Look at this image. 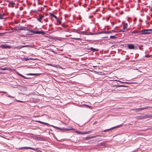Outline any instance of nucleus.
Instances as JSON below:
<instances>
[{"mask_svg": "<svg viewBox=\"0 0 152 152\" xmlns=\"http://www.w3.org/2000/svg\"><path fill=\"white\" fill-rule=\"evenodd\" d=\"M53 126L54 128H56V129H58L59 130H60L62 131H66V130H75V129H73L72 128H71L70 129H67V128H58L56 126Z\"/></svg>", "mask_w": 152, "mask_h": 152, "instance_id": "nucleus-1", "label": "nucleus"}, {"mask_svg": "<svg viewBox=\"0 0 152 152\" xmlns=\"http://www.w3.org/2000/svg\"><path fill=\"white\" fill-rule=\"evenodd\" d=\"M149 31H152V29H145L144 30L140 31V33L141 34H149L150 33L148 32Z\"/></svg>", "mask_w": 152, "mask_h": 152, "instance_id": "nucleus-2", "label": "nucleus"}, {"mask_svg": "<svg viewBox=\"0 0 152 152\" xmlns=\"http://www.w3.org/2000/svg\"><path fill=\"white\" fill-rule=\"evenodd\" d=\"M128 27V24L127 23H125L123 25V28L122 29L120 30L117 32H125L127 31L126 29Z\"/></svg>", "mask_w": 152, "mask_h": 152, "instance_id": "nucleus-3", "label": "nucleus"}, {"mask_svg": "<svg viewBox=\"0 0 152 152\" xmlns=\"http://www.w3.org/2000/svg\"><path fill=\"white\" fill-rule=\"evenodd\" d=\"M121 126H122V125H118V126L113 127L111 128L110 129H106V130H104L103 131H102V132H107V131H108L109 130H111V129H114V128H118V127H121Z\"/></svg>", "mask_w": 152, "mask_h": 152, "instance_id": "nucleus-4", "label": "nucleus"}, {"mask_svg": "<svg viewBox=\"0 0 152 152\" xmlns=\"http://www.w3.org/2000/svg\"><path fill=\"white\" fill-rule=\"evenodd\" d=\"M75 132L77 133L78 134H88L90 132V131H87V132H79L77 130H76L75 131Z\"/></svg>", "mask_w": 152, "mask_h": 152, "instance_id": "nucleus-5", "label": "nucleus"}, {"mask_svg": "<svg viewBox=\"0 0 152 152\" xmlns=\"http://www.w3.org/2000/svg\"><path fill=\"white\" fill-rule=\"evenodd\" d=\"M29 149L34 150L35 151H37V148H34L30 147H21L20 148L21 149Z\"/></svg>", "mask_w": 152, "mask_h": 152, "instance_id": "nucleus-6", "label": "nucleus"}, {"mask_svg": "<svg viewBox=\"0 0 152 152\" xmlns=\"http://www.w3.org/2000/svg\"><path fill=\"white\" fill-rule=\"evenodd\" d=\"M26 30L28 31V32L27 33V35H32L34 34V30H30L28 29H27Z\"/></svg>", "mask_w": 152, "mask_h": 152, "instance_id": "nucleus-7", "label": "nucleus"}, {"mask_svg": "<svg viewBox=\"0 0 152 152\" xmlns=\"http://www.w3.org/2000/svg\"><path fill=\"white\" fill-rule=\"evenodd\" d=\"M128 48L130 49H133L134 48V46L132 44H128L127 45Z\"/></svg>", "mask_w": 152, "mask_h": 152, "instance_id": "nucleus-8", "label": "nucleus"}, {"mask_svg": "<svg viewBox=\"0 0 152 152\" xmlns=\"http://www.w3.org/2000/svg\"><path fill=\"white\" fill-rule=\"evenodd\" d=\"M0 47L3 48H10V47L7 45H2L0 46Z\"/></svg>", "mask_w": 152, "mask_h": 152, "instance_id": "nucleus-9", "label": "nucleus"}, {"mask_svg": "<svg viewBox=\"0 0 152 152\" xmlns=\"http://www.w3.org/2000/svg\"><path fill=\"white\" fill-rule=\"evenodd\" d=\"M151 117V115H146L145 116H141V118L142 119H146Z\"/></svg>", "mask_w": 152, "mask_h": 152, "instance_id": "nucleus-10", "label": "nucleus"}, {"mask_svg": "<svg viewBox=\"0 0 152 152\" xmlns=\"http://www.w3.org/2000/svg\"><path fill=\"white\" fill-rule=\"evenodd\" d=\"M147 108V107H144L141 108H137L135 109V110L136 111H137V110L139 111H141V110H144V109H146Z\"/></svg>", "mask_w": 152, "mask_h": 152, "instance_id": "nucleus-11", "label": "nucleus"}, {"mask_svg": "<svg viewBox=\"0 0 152 152\" xmlns=\"http://www.w3.org/2000/svg\"><path fill=\"white\" fill-rule=\"evenodd\" d=\"M33 138L34 139H37L38 140H41L42 139V138L41 137H37V136H33Z\"/></svg>", "mask_w": 152, "mask_h": 152, "instance_id": "nucleus-12", "label": "nucleus"}, {"mask_svg": "<svg viewBox=\"0 0 152 152\" xmlns=\"http://www.w3.org/2000/svg\"><path fill=\"white\" fill-rule=\"evenodd\" d=\"M5 16V15L4 13L0 14V19H5V18L4 17Z\"/></svg>", "mask_w": 152, "mask_h": 152, "instance_id": "nucleus-13", "label": "nucleus"}, {"mask_svg": "<svg viewBox=\"0 0 152 152\" xmlns=\"http://www.w3.org/2000/svg\"><path fill=\"white\" fill-rule=\"evenodd\" d=\"M106 145V143L105 142H103L98 144V145L101 146H104Z\"/></svg>", "mask_w": 152, "mask_h": 152, "instance_id": "nucleus-14", "label": "nucleus"}, {"mask_svg": "<svg viewBox=\"0 0 152 152\" xmlns=\"http://www.w3.org/2000/svg\"><path fill=\"white\" fill-rule=\"evenodd\" d=\"M90 49L91 50L93 51H97L98 50V49L94 48H92V47H91Z\"/></svg>", "mask_w": 152, "mask_h": 152, "instance_id": "nucleus-15", "label": "nucleus"}, {"mask_svg": "<svg viewBox=\"0 0 152 152\" xmlns=\"http://www.w3.org/2000/svg\"><path fill=\"white\" fill-rule=\"evenodd\" d=\"M26 28V27H23V26H21L20 27L19 30H25V29Z\"/></svg>", "mask_w": 152, "mask_h": 152, "instance_id": "nucleus-16", "label": "nucleus"}, {"mask_svg": "<svg viewBox=\"0 0 152 152\" xmlns=\"http://www.w3.org/2000/svg\"><path fill=\"white\" fill-rule=\"evenodd\" d=\"M116 87H126V86L124 85H118L116 86Z\"/></svg>", "mask_w": 152, "mask_h": 152, "instance_id": "nucleus-17", "label": "nucleus"}, {"mask_svg": "<svg viewBox=\"0 0 152 152\" xmlns=\"http://www.w3.org/2000/svg\"><path fill=\"white\" fill-rule=\"evenodd\" d=\"M34 34H40V31H34Z\"/></svg>", "mask_w": 152, "mask_h": 152, "instance_id": "nucleus-18", "label": "nucleus"}, {"mask_svg": "<svg viewBox=\"0 0 152 152\" xmlns=\"http://www.w3.org/2000/svg\"><path fill=\"white\" fill-rule=\"evenodd\" d=\"M110 38L112 39H116L117 37H116L115 36L113 35L110 36Z\"/></svg>", "mask_w": 152, "mask_h": 152, "instance_id": "nucleus-19", "label": "nucleus"}, {"mask_svg": "<svg viewBox=\"0 0 152 152\" xmlns=\"http://www.w3.org/2000/svg\"><path fill=\"white\" fill-rule=\"evenodd\" d=\"M43 16H41L39 17V18L38 19V20L39 21V22H41V20H42V19L43 18Z\"/></svg>", "mask_w": 152, "mask_h": 152, "instance_id": "nucleus-20", "label": "nucleus"}, {"mask_svg": "<svg viewBox=\"0 0 152 152\" xmlns=\"http://www.w3.org/2000/svg\"><path fill=\"white\" fill-rule=\"evenodd\" d=\"M15 48H16V49H17L18 50H19L21 48V45L20 46H17V47H15Z\"/></svg>", "mask_w": 152, "mask_h": 152, "instance_id": "nucleus-21", "label": "nucleus"}, {"mask_svg": "<svg viewBox=\"0 0 152 152\" xmlns=\"http://www.w3.org/2000/svg\"><path fill=\"white\" fill-rule=\"evenodd\" d=\"M0 69L1 70H7V67H4V68H0Z\"/></svg>", "mask_w": 152, "mask_h": 152, "instance_id": "nucleus-22", "label": "nucleus"}, {"mask_svg": "<svg viewBox=\"0 0 152 152\" xmlns=\"http://www.w3.org/2000/svg\"><path fill=\"white\" fill-rule=\"evenodd\" d=\"M140 31H133L132 32V33H140Z\"/></svg>", "mask_w": 152, "mask_h": 152, "instance_id": "nucleus-23", "label": "nucleus"}, {"mask_svg": "<svg viewBox=\"0 0 152 152\" xmlns=\"http://www.w3.org/2000/svg\"><path fill=\"white\" fill-rule=\"evenodd\" d=\"M97 34V33H94L91 32H89V34H88V35H94L95 34Z\"/></svg>", "mask_w": 152, "mask_h": 152, "instance_id": "nucleus-24", "label": "nucleus"}, {"mask_svg": "<svg viewBox=\"0 0 152 152\" xmlns=\"http://www.w3.org/2000/svg\"><path fill=\"white\" fill-rule=\"evenodd\" d=\"M111 32L110 31H105L104 32V33L108 34L111 33Z\"/></svg>", "mask_w": 152, "mask_h": 152, "instance_id": "nucleus-25", "label": "nucleus"}, {"mask_svg": "<svg viewBox=\"0 0 152 152\" xmlns=\"http://www.w3.org/2000/svg\"><path fill=\"white\" fill-rule=\"evenodd\" d=\"M84 105V106H85L86 107H88V108H91V107L89 105H86V104H85Z\"/></svg>", "mask_w": 152, "mask_h": 152, "instance_id": "nucleus-26", "label": "nucleus"}, {"mask_svg": "<svg viewBox=\"0 0 152 152\" xmlns=\"http://www.w3.org/2000/svg\"><path fill=\"white\" fill-rule=\"evenodd\" d=\"M57 21L58 22L59 24H60L61 23V20H60L58 18V20H57Z\"/></svg>", "mask_w": 152, "mask_h": 152, "instance_id": "nucleus-27", "label": "nucleus"}, {"mask_svg": "<svg viewBox=\"0 0 152 152\" xmlns=\"http://www.w3.org/2000/svg\"><path fill=\"white\" fill-rule=\"evenodd\" d=\"M9 3L11 4L12 5H15V3L13 2H11V1H10L9 2Z\"/></svg>", "mask_w": 152, "mask_h": 152, "instance_id": "nucleus-28", "label": "nucleus"}, {"mask_svg": "<svg viewBox=\"0 0 152 152\" xmlns=\"http://www.w3.org/2000/svg\"><path fill=\"white\" fill-rule=\"evenodd\" d=\"M29 59H32V58H24V60H25V61H27Z\"/></svg>", "mask_w": 152, "mask_h": 152, "instance_id": "nucleus-29", "label": "nucleus"}, {"mask_svg": "<svg viewBox=\"0 0 152 152\" xmlns=\"http://www.w3.org/2000/svg\"><path fill=\"white\" fill-rule=\"evenodd\" d=\"M40 34L42 35H44L45 34V33L43 31H40Z\"/></svg>", "mask_w": 152, "mask_h": 152, "instance_id": "nucleus-30", "label": "nucleus"}, {"mask_svg": "<svg viewBox=\"0 0 152 152\" xmlns=\"http://www.w3.org/2000/svg\"><path fill=\"white\" fill-rule=\"evenodd\" d=\"M85 32L84 31H81L80 32H79L78 33L79 34H84V33H85Z\"/></svg>", "mask_w": 152, "mask_h": 152, "instance_id": "nucleus-31", "label": "nucleus"}, {"mask_svg": "<svg viewBox=\"0 0 152 152\" xmlns=\"http://www.w3.org/2000/svg\"><path fill=\"white\" fill-rule=\"evenodd\" d=\"M74 39H75L77 40H81V39L80 38H74Z\"/></svg>", "mask_w": 152, "mask_h": 152, "instance_id": "nucleus-32", "label": "nucleus"}, {"mask_svg": "<svg viewBox=\"0 0 152 152\" xmlns=\"http://www.w3.org/2000/svg\"><path fill=\"white\" fill-rule=\"evenodd\" d=\"M137 118L138 119H142V118H141V116H138L137 117Z\"/></svg>", "mask_w": 152, "mask_h": 152, "instance_id": "nucleus-33", "label": "nucleus"}, {"mask_svg": "<svg viewBox=\"0 0 152 152\" xmlns=\"http://www.w3.org/2000/svg\"><path fill=\"white\" fill-rule=\"evenodd\" d=\"M53 17H54L56 20H58V18L56 16L54 15Z\"/></svg>", "mask_w": 152, "mask_h": 152, "instance_id": "nucleus-34", "label": "nucleus"}, {"mask_svg": "<svg viewBox=\"0 0 152 152\" xmlns=\"http://www.w3.org/2000/svg\"><path fill=\"white\" fill-rule=\"evenodd\" d=\"M49 14H50V16H53V17L54 16V15L53 13H49Z\"/></svg>", "mask_w": 152, "mask_h": 152, "instance_id": "nucleus-35", "label": "nucleus"}, {"mask_svg": "<svg viewBox=\"0 0 152 152\" xmlns=\"http://www.w3.org/2000/svg\"><path fill=\"white\" fill-rule=\"evenodd\" d=\"M43 124H44L45 125H49V124L48 123H45L44 122H43Z\"/></svg>", "mask_w": 152, "mask_h": 152, "instance_id": "nucleus-36", "label": "nucleus"}, {"mask_svg": "<svg viewBox=\"0 0 152 152\" xmlns=\"http://www.w3.org/2000/svg\"><path fill=\"white\" fill-rule=\"evenodd\" d=\"M34 75V74H32V73H29V74H27V75Z\"/></svg>", "mask_w": 152, "mask_h": 152, "instance_id": "nucleus-37", "label": "nucleus"}, {"mask_svg": "<svg viewBox=\"0 0 152 152\" xmlns=\"http://www.w3.org/2000/svg\"><path fill=\"white\" fill-rule=\"evenodd\" d=\"M117 81L118 82H120L121 83H124V82H121L120 80H117Z\"/></svg>", "mask_w": 152, "mask_h": 152, "instance_id": "nucleus-38", "label": "nucleus"}, {"mask_svg": "<svg viewBox=\"0 0 152 152\" xmlns=\"http://www.w3.org/2000/svg\"><path fill=\"white\" fill-rule=\"evenodd\" d=\"M37 121V122H39V123L42 124H43V122H42V121Z\"/></svg>", "mask_w": 152, "mask_h": 152, "instance_id": "nucleus-39", "label": "nucleus"}, {"mask_svg": "<svg viewBox=\"0 0 152 152\" xmlns=\"http://www.w3.org/2000/svg\"><path fill=\"white\" fill-rule=\"evenodd\" d=\"M24 46V48L25 47H30V45H25Z\"/></svg>", "mask_w": 152, "mask_h": 152, "instance_id": "nucleus-40", "label": "nucleus"}, {"mask_svg": "<svg viewBox=\"0 0 152 152\" xmlns=\"http://www.w3.org/2000/svg\"><path fill=\"white\" fill-rule=\"evenodd\" d=\"M104 31H100L99 32V34H100V33H104Z\"/></svg>", "mask_w": 152, "mask_h": 152, "instance_id": "nucleus-41", "label": "nucleus"}, {"mask_svg": "<svg viewBox=\"0 0 152 152\" xmlns=\"http://www.w3.org/2000/svg\"><path fill=\"white\" fill-rule=\"evenodd\" d=\"M8 95V97H12V96H11L10 95Z\"/></svg>", "mask_w": 152, "mask_h": 152, "instance_id": "nucleus-42", "label": "nucleus"}, {"mask_svg": "<svg viewBox=\"0 0 152 152\" xmlns=\"http://www.w3.org/2000/svg\"><path fill=\"white\" fill-rule=\"evenodd\" d=\"M21 48H24V45H21Z\"/></svg>", "mask_w": 152, "mask_h": 152, "instance_id": "nucleus-43", "label": "nucleus"}, {"mask_svg": "<svg viewBox=\"0 0 152 152\" xmlns=\"http://www.w3.org/2000/svg\"><path fill=\"white\" fill-rule=\"evenodd\" d=\"M20 76H21V77H23V75H21V74H20Z\"/></svg>", "mask_w": 152, "mask_h": 152, "instance_id": "nucleus-44", "label": "nucleus"}, {"mask_svg": "<svg viewBox=\"0 0 152 152\" xmlns=\"http://www.w3.org/2000/svg\"><path fill=\"white\" fill-rule=\"evenodd\" d=\"M17 101L18 102H22V101H20V100H17Z\"/></svg>", "mask_w": 152, "mask_h": 152, "instance_id": "nucleus-45", "label": "nucleus"}, {"mask_svg": "<svg viewBox=\"0 0 152 152\" xmlns=\"http://www.w3.org/2000/svg\"><path fill=\"white\" fill-rule=\"evenodd\" d=\"M23 77L24 78H25V79H26V77H25L24 76H23Z\"/></svg>", "mask_w": 152, "mask_h": 152, "instance_id": "nucleus-46", "label": "nucleus"}, {"mask_svg": "<svg viewBox=\"0 0 152 152\" xmlns=\"http://www.w3.org/2000/svg\"><path fill=\"white\" fill-rule=\"evenodd\" d=\"M52 26V24H50V25H49V26Z\"/></svg>", "mask_w": 152, "mask_h": 152, "instance_id": "nucleus-47", "label": "nucleus"}, {"mask_svg": "<svg viewBox=\"0 0 152 152\" xmlns=\"http://www.w3.org/2000/svg\"><path fill=\"white\" fill-rule=\"evenodd\" d=\"M48 65H50V66H51V64H48Z\"/></svg>", "mask_w": 152, "mask_h": 152, "instance_id": "nucleus-48", "label": "nucleus"}, {"mask_svg": "<svg viewBox=\"0 0 152 152\" xmlns=\"http://www.w3.org/2000/svg\"><path fill=\"white\" fill-rule=\"evenodd\" d=\"M3 92L4 93H6V92Z\"/></svg>", "mask_w": 152, "mask_h": 152, "instance_id": "nucleus-49", "label": "nucleus"}, {"mask_svg": "<svg viewBox=\"0 0 152 152\" xmlns=\"http://www.w3.org/2000/svg\"><path fill=\"white\" fill-rule=\"evenodd\" d=\"M100 136L99 135H98L96 136Z\"/></svg>", "mask_w": 152, "mask_h": 152, "instance_id": "nucleus-50", "label": "nucleus"}, {"mask_svg": "<svg viewBox=\"0 0 152 152\" xmlns=\"http://www.w3.org/2000/svg\"><path fill=\"white\" fill-rule=\"evenodd\" d=\"M93 67H95L96 66H93Z\"/></svg>", "mask_w": 152, "mask_h": 152, "instance_id": "nucleus-51", "label": "nucleus"}]
</instances>
